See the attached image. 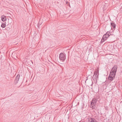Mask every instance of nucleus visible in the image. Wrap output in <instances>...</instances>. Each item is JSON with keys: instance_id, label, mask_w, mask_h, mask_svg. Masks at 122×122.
<instances>
[{"instance_id": "obj_8", "label": "nucleus", "mask_w": 122, "mask_h": 122, "mask_svg": "<svg viewBox=\"0 0 122 122\" xmlns=\"http://www.w3.org/2000/svg\"><path fill=\"white\" fill-rule=\"evenodd\" d=\"M111 25L112 27H113V29H115L116 27V25L114 22L113 21L111 23Z\"/></svg>"}, {"instance_id": "obj_3", "label": "nucleus", "mask_w": 122, "mask_h": 122, "mask_svg": "<svg viewBox=\"0 0 122 122\" xmlns=\"http://www.w3.org/2000/svg\"><path fill=\"white\" fill-rule=\"evenodd\" d=\"M111 35V34H110V33L108 31L106 32V33L104 34L102 37L101 42H104Z\"/></svg>"}, {"instance_id": "obj_6", "label": "nucleus", "mask_w": 122, "mask_h": 122, "mask_svg": "<svg viewBox=\"0 0 122 122\" xmlns=\"http://www.w3.org/2000/svg\"><path fill=\"white\" fill-rule=\"evenodd\" d=\"M20 75L19 74H18L16 76L15 78V79L14 81V83L15 84H17V83L18 82V81L19 80L20 77Z\"/></svg>"}, {"instance_id": "obj_11", "label": "nucleus", "mask_w": 122, "mask_h": 122, "mask_svg": "<svg viewBox=\"0 0 122 122\" xmlns=\"http://www.w3.org/2000/svg\"><path fill=\"white\" fill-rule=\"evenodd\" d=\"M42 23V22H41L40 21V20L39 22V23H38V25H41Z\"/></svg>"}, {"instance_id": "obj_5", "label": "nucleus", "mask_w": 122, "mask_h": 122, "mask_svg": "<svg viewBox=\"0 0 122 122\" xmlns=\"http://www.w3.org/2000/svg\"><path fill=\"white\" fill-rule=\"evenodd\" d=\"M98 73V71H96L94 72V75L93 76V78L94 80L97 81V78H98V75L97 73Z\"/></svg>"}, {"instance_id": "obj_7", "label": "nucleus", "mask_w": 122, "mask_h": 122, "mask_svg": "<svg viewBox=\"0 0 122 122\" xmlns=\"http://www.w3.org/2000/svg\"><path fill=\"white\" fill-rule=\"evenodd\" d=\"M88 120L90 122H96V121L95 119L92 118L88 119Z\"/></svg>"}, {"instance_id": "obj_1", "label": "nucleus", "mask_w": 122, "mask_h": 122, "mask_svg": "<svg viewBox=\"0 0 122 122\" xmlns=\"http://www.w3.org/2000/svg\"><path fill=\"white\" fill-rule=\"evenodd\" d=\"M117 68V66L115 65L112 69L108 77V79L110 81H112L115 78Z\"/></svg>"}, {"instance_id": "obj_9", "label": "nucleus", "mask_w": 122, "mask_h": 122, "mask_svg": "<svg viewBox=\"0 0 122 122\" xmlns=\"http://www.w3.org/2000/svg\"><path fill=\"white\" fill-rule=\"evenodd\" d=\"M2 20L3 21H6V16L2 15L1 16Z\"/></svg>"}, {"instance_id": "obj_10", "label": "nucleus", "mask_w": 122, "mask_h": 122, "mask_svg": "<svg viewBox=\"0 0 122 122\" xmlns=\"http://www.w3.org/2000/svg\"><path fill=\"white\" fill-rule=\"evenodd\" d=\"M6 26V24L5 23H2V25H1V26L2 28H5Z\"/></svg>"}, {"instance_id": "obj_4", "label": "nucleus", "mask_w": 122, "mask_h": 122, "mask_svg": "<svg viewBox=\"0 0 122 122\" xmlns=\"http://www.w3.org/2000/svg\"><path fill=\"white\" fill-rule=\"evenodd\" d=\"M66 56L64 53H61L59 55V58L60 60L62 62L64 61L66 59Z\"/></svg>"}, {"instance_id": "obj_2", "label": "nucleus", "mask_w": 122, "mask_h": 122, "mask_svg": "<svg viewBox=\"0 0 122 122\" xmlns=\"http://www.w3.org/2000/svg\"><path fill=\"white\" fill-rule=\"evenodd\" d=\"M100 96L99 95H97L96 97L93 98L92 101L91 105L90 107H92V109H94L95 107V105L97 102L98 99L100 98Z\"/></svg>"}]
</instances>
